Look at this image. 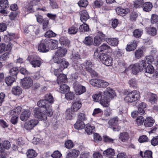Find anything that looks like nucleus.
Returning a JSON list of instances; mask_svg holds the SVG:
<instances>
[{
    "label": "nucleus",
    "mask_w": 158,
    "mask_h": 158,
    "mask_svg": "<svg viewBox=\"0 0 158 158\" xmlns=\"http://www.w3.org/2000/svg\"><path fill=\"white\" fill-rule=\"evenodd\" d=\"M103 92H99L94 94L92 97L93 100L96 102L100 101V103L104 107H108L110 99L114 98L116 96L115 91L110 88L108 87L104 92L103 97Z\"/></svg>",
    "instance_id": "f257e3e1"
},
{
    "label": "nucleus",
    "mask_w": 158,
    "mask_h": 158,
    "mask_svg": "<svg viewBox=\"0 0 158 158\" xmlns=\"http://www.w3.org/2000/svg\"><path fill=\"white\" fill-rule=\"evenodd\" d=\"M124 94L126 95L124 100L125 102L128 103H131L137 101L140 98V94L136 90L130 92L124 91Z\"/></svg>",
    "instance_id": "f03ea898"
},
{
    "label": "nucleus",
    "mask_w": 158,
    "mask_h": 158,
    "mask_svg": "<svg viewBox=\"0 0 158 158\" xmlns=\"http://www.w3.org/2000/svg\"><path fill=\"white\" fill-rule=\"evenodd\" d=\"M45 99L39 101L37 105L40 107L44 109L48 108L54 102L53 97L51 94H47L44 96Z\"/></svg>",
    "instance_id": "7ed1b4c3"
},
{
    "label": "nucleus",
    "mask_w": 158,
    "mask_h": 158,
    "mask_svg": "<svg viewBox=\"0 0 158 158\" xmlns=\"http://www.w3.org/2000/svg\"><path fill=\"white\" fill-rule=\"evenodd\" d=\"M112 52V49L110 47L106 44H104L101 45L98 48L96 49L94 52V57H97L101 54H106V53H103L102 52Z\"/></svg>",
    "instance_id": "20e7f679"
},
{
    "label": "nucleus",
    "mask_w": 158,
    "mask_h": 158,
    "mask_svg": "<svg viewBox=\"0 0 158 158\" xmlns=\"http://www.w3.org/2000/svg\"><path fill=\"white\" fill-rule=\"evenodd\" d=\"M94 57L99 59L102 63L107 66H110L113 64L112 58L107 54H101Z\"/></svg>",
    "instance_id": "39448f33"
},
{
    "label": "nucleus",
    "mask_w": 158,
    "mask_h": 158,
    "mask_svg": "<svg viewBox=\"0 0 158 158\" xmlns=\"http://www.w3.org/2000/svg\"><path fill=\"white\" fill-rule=\"evenodd\" d=\"M49 40L46 39L41 40L39 44L38 49L39 52H46L49 51Z\"/></svg>",
    "instance_id": "423d86ee"
},
{
    "label": "nucleus",
    "mask_w": 158,
    "mask_h": 158,
    "mask_svg": "<svg viewBox=\"0 0 158 158\" xmlns=\"http://www.w3.org/2000/svg\"><path fill=\"white\" fill-rule=\"evenodd\" d=\"M73 86L77 95H81L86 91V87L80 84L79 82L77 81L73 83Z\"/></svg>",
    "instance_id": "0eeeda50"
},
{
    "label": "nucleus",
    "mask_w": 158,
    "mask_h": 158,
    "mask_svg": "<svg viewBox=\"0 0 158 158\" xmlns=\"http://www.w3.org/2000/svg\"><path fill=\"white\" fill-rule=\"evenodd\" d=\"M20 83L23 88L28 89L33 85V81L30 77H26L21 79Z\"/></svg>",
    "instance_id": "6e6552de"
},
{
    "label": "nucleus",
    "mask_w": 158,
    "mask_h": 158,
    "mask_svg": "<svg viewBox=\"0 0 158 158\" xmlns=\"http://www.w3.org/2000/svg\"><path fill=\"white\" fill-rule=\"evenodd\" d=\"M53 60L55 63L58 64L59 68L61 69L62 70L64 69L67 68L69 64V63L66 61L64 59L62 58H57L55 57L53 58Z\"/></svg>",
    "instance_id": "1a4fd4ad"
},
{
    "label": "nucleus",
    "mask_w": 158,
    "mask_h": 158,
    "mask_svg": "<svg viewBox=\"0 0 158 158\" xmlns=\"http://www.w3.org/2000/svg\"><path fill=\"white\" fill-rule=\"evenodd\" d=\"M145 67V63L143 60H141L139 63L135 64L132 68V71L133 73L136 74L143 69V68Z\"/></svg>",
    "instance_id": "9d476101"
},
{
    "label": "nucleus",
    "mask_w": 158,
    "mask_h": 158,
    "mask_svg": "<svg viewBox=\"0 0 158 158\" xmlns=\"http://www.w3.org/2000/svg\"><path fill=\"white\" fill-rule=\"evenodd\" d=\"M33 112L35 117L38 118L40 120H46L47 117L46 115L40 108H35L33 110Z\"/></svg>",
    "instance_id": "9b49d317"
},
{
    "label": "nucleus",
    "mask_w": 158,
    "mask_h": 158,
    "mask_svg": "<svg viewBox=\"0 0 158 158\" xmlns=\"http://www.w3.org/2000/svg\"><path fill=\"white\" fill-rule=\"evenodd\" d=\"M38 120L32 119L27 122L24 124V128L27 130L33 129L38 123Z\"/></svg>",
    "instance_id": "f8f14e48"
},
{
    "label": "nucleus",
    "mask_w": 158,
    "mask_h": 158,
    "mask_svg": "<svg viewBox=\"0 0 158 158\" xmlns=\"http://www.w3.org/2000/svg\"><path fill=\"white\" fill-rule=\"evenodd\" d=\"M118 118H114L109 121V124L114 131H118L120 127L118 126Z\"/></svg>",
    "instance_id": "ddd939ff"
},
{
    "label": "nucleus",
    "mask_w": 158,
    "mask_h": 158,
    "mask_svg": "<svg viewBox=\"0 0 158 158\" xmlns=\"http://www.w3.org/2000/svg\"><path fill=\"white\" fill-rule=\"evenodd\" d=\"M67 52V50L65 48L60 47L58 48L57 51L55 52L53 58H62L64 56Z\"/></svg>",
    "instance_id": "4468645a"
},
{
    "label": "nucleus",
    "mask_w": 158,
    "mask_h": 158,
    "mask_svg": "<svg viewBox=\"0 0 158 158\" xmlns=\"http://www.w3.org/2000/svg\"><path fill=\"white\" fill-rule=\"evenodd\" d=\"M31 111L30 110H25L23 111L21 114L20 118L23 121H27L31 115Z\"/></svg>",
    "instance_id": "2eb2a0df"
},
{
    "label": "nucleus",
    "mask_w": 158,
    "mask_h": 158,
    "mask_svg": "<svg viewBox=\"0 0 158 158\" xmlns=\"http://www.w3.org/2000/svg\"><path fill=\"white\" fill-rule=\"evenodd\" d=\"M73 68L76 71V73L84 76L86 75V72L84 70L83 67L80 64L74 63L73 64Z\"/></svg>",
    "instance_id": "dca6fc26"
},
{
    "label": "nucleus",
    "mask_w": 158,
    "mask_h": 158,
    "mask_svg": "<svg viewBox=\"0 0 158 158\" xmlns=\"http://www.w3.org/2000/svg\"><path fill=\"white\" fill-rule=\"evenodd\" d=\"M39 2L38 0H31L30 3V6H28L27 11L28 13H32L35 11V6L37 5Z\"/></svg>",
    "instance_id": "f3484780"
},
{
    "label": "nucleus",
    "mask_w": 158,
    "mask_h": 158,
    "mask_svg": "<svg viewBox=\"0 0 158 158\" xmlns=\"http://www.w3.org/2000/svg\"><path fill=\"white\" fill-rule=\"evenodd\" d=\"M80 152L78 150L73 149L67 154L66 157L68 158H76L79 155Z\"/></svg>",
    "instance_id": "a211bd4d"
},
{
    "label": "nucleus",
    "mask_w": 158,
    "mask_h": 158,
    "mask_svg": "<svg viewBox=\"0 0 158 158\" xmlns=\"http://www.w3.org/2000/svg\"><path fill=\"white\" fill-rule=\"evenodd\" d=\"M147 106V104L143 102H141L139 104L138 107V110L140 114L143 115L145 114V109Z\"/></svg>",
    "instance_id": "6ab92c4d"
},
{
    "label": "nucleus",
    "mask_w": 158,
    "mask_h": 158,
    "mask_svg": "<svg viewBox=\"0 0 158 158\" xmlns=\"http://www.w3.org/2000/svg\"><path fill=\"white\" fill-rule=\"evenodd\" d=\"M80 20L81 22H85L89 18L88 13L86 10H83L80 12Z\"/></svg>",
    "instance_id": "aec40b11"
},
{
    "label": "nucleus",
    "mask_w": 158,
    "mask_h": 158,
    "mask_svg": "<svg viewBox=\"0 0 158 158\" xmlns=\"http://www.w3.org/2000/svg\"><path fill=\"white\" fill-rule=\"evenodd\" d=\"M137 46V41L134 40L130 44L127 45L126 49L127 51L130 52L135 50Z\"/></svg>",
    "instance_id": "412c9836"
},
{
    "label": "nucleus",
    "mask_w": 158,
    "mask_h": 158,
    "mask_svg": "<svg viewBox=\"0 0 158 158\" xmlns=\"http://www.w3.org/2000/svg\"><path fill=\"white\" fill-rule=\"evenodd\" d=\"M60 43L62 45L65 47H68L70 43V41L66 37H61L59 40Z\"/></svg>",
    "instance_id": "4be33fe9"
},
{
    "label": "nucleus",
    "mask_w": 158,
    "mask_h": 158,
    "mask_svg": "<svg viewBox=\"0 0 158 158\" xmlns=\"http://www.w3.org/2000/svg\"><path fill=\"white\" fill-rule=\"evenodd\" d=\"M67 81L66 75L64 74L60 73L57 76V82L59 84L65 83Z\"/></svg>",
    "instance_id": "5701e85b"
},
{
    "label": "nucleus",
    "mask_w": 158,
    "mask_h": 158,
    "mask_svg": "<svg viewBox=\"0 0 158 158\" xmlns=\"http://www.w3.org/2000/svg\"><path fill=\"white\" fill-rule=\"evenodd\" d=\"M11 49V45L9 43L7 45L6 47V45L4 43H1L0 44V54L2 53L5 51H10Z\"/></svg>",
    "instance_id": "b1692460"
},
{
    "label": "nucleus",
    "mask_w": 158,
    "mask_h": 158,
    "mask_svg": "<svg viewBox=\"0 0 158 158\" xmlns=\"http://www.w3.org/2000/svg\"><path fill=\"white\" fill-rule=\"evenodd\" d=\"M116 12L118 15L124 16L125 14H127L129 12L128 9H123L121 7H118L116 9Z\"/></svg>",
    "instance_id": "393cba45"
},
{
    "label": "nucleus",
    "mask_w": 158,
    "mask_h": 158,
    "mask_svg": "<svg viewBox=\"0 0 158 158\" xmlns=\"http://www.w3.org/2000/svg\"><path fill=\"white\" fill-rule=\"evenodd\" d=\"M83 65L85 69L87 72L90 71L92 69V67H93L94 65L90 60H86L83 64Z\"/></svg>",
    "instance_id": "a878e982"
},
{
    "label": "nucleus",
    "mask_w": 158,
    "mask_h": 158,
    "mask_svg": "<svg viewBox=\"0 0 158 158\" xmlns=\"http://www.w3.org/2000/svg\"><path fill=\"white\" fill-rule=\"evenodd\" d=\"M142 7L143 11L146 12H148L151 10L153 5L151 2H148L144 3Z\"/></svg>",
    "instance_id": "bb28decb"
},
{
    "label": "nucleus",
    "mask_w": 158,
    "mask_h": 158,
    "mask_svg": "<svg viewBox=\"0 0 158 158\" xmlns=\"http://www.w3.org/2000/svg\"><path fill=\"white\" fill-rule=\"evenodd\" d=\"M81 106V103L80 101L75 102L72 105L70 109L73 111H77Z\"/></svg>",
    "instance_id": "cd10ccee"
},
{
    "label": "nucleus",
    "mask_w": 158,
    "mask_h": 158,
    "mask_svg": "<svg viewBox=\"0 0 158 158\" xmlns=\"http://www.w3.org/2000/svg\"><path fill=\"white\" fill-rule=\"evenodd\" d=\"M16 78L11 76H8L5 78V82L8 86H11L15 81Z\"/></svg>",
    "instance_id": "c85d7f7f"
},
{
    "label": "nucleus",
    "mask_w": 158,
    "mask_h": 158,
    "mask_svg": "<svg viewBox=\"0 0 158 158\" xmlns=\"http://www.w3.org/2000/svg\"><path fill=\"white\" fill-rule=\"evenodd\" d=\"M106 41L109 44L113 46H117L119 42L118 39L116 38H108Z\"/></svg>",
    "instance_id": "c756f323"
},
{
    "label": "nucleus",
    "mask_w": 158,
    "mask_h": 158,
    "mask_svg": "<svg viewBox=\"0 0 158 158\" xmlns=\"http://www.w3.org/2000/svg\"><path fill=\"white\" fill-rule=\"evenodd\" d=\"M119 138L123 142H125L127 141L129 138L128 133L127 132L120 133Z\"/></svg>",
    "instance_id": "7c9ffc66"
},
{
    "label": "nucleus",
    "mask_w": 158,
    "mask_h": 158,
    "mask_svg": "<svg viewBox=\"0 0 158 158\" xmlns=\"http://www.w3.org/2000/svg\"><path fill=\"white\" fill-rule=\"evenodd\" d=\"M22 107L19 106H18L15 108L13 110L10 111L9 114L10 115H15L17 116L20 113L22 109Z\"/></svg>",
    "instance_id": "2f4dec72"
},
{
    "label": "nucleus",
    "mask_w": 158,
    "mask_h": 158,
    "mask_svg": "<svg viewBox=\"0 0 158 158\" xmlns=\"http://www.w3.org/2000/svg\"><path fill=\"white\" fill-rule=\"evenodd\" d=\"M83 42L86 46H89L93 44V40L91 37L88 36L85 38Z\"/></svg>",
    "instance_id": "473e14b6"
},
{
    "label": "nucleus",
    "mask_w": 158,
    "mask_h": 158,
    "mask_svg": "<svg viewBox=\"0 0 158 158\" xmlns=\"http://www.w3.org/2000/svg\"><path fill=\"white\" fill-rule=\"evenodd\" d=\"M100 80L97 79H94L91 80L89 81V83L93 86L98 88H101V85L100 84Z\"/></svg>",
    "instance_id": "72a5a7b5"
},
{
    "label": "nucleus",
    "mask_w": 158,
    "mask_h": 158,
    "mask_svg": "<svg viewBox=\"0 0 158 158\" xmlns=\"http://www.w3.org/2000/svg\"><path fill=\"white\" fill-rule=\"evenodd\" d=\"M154 120L152 118H147L144 121V125L146 127H151L153 126Z\"/></svg>",
    "instance_id": "f704fd0d"
},
{
    "label": "nucleus",
    "mask_w": 158,
    "mask_h": 158,
    "mask_svg": "<svg viewBox=\"0 0 158 158\" xmlns=\"http://www.w3.org/2000/svg\"><path fill=\"white\" fill-rule=\"evenodd\" d=\"M19 72L18 67H12L10 70L9 73L10 75L15 78H17V75Z\"/></svg>",
    "instance_id": "c9c22d12"
},
{
    "label": "nucleus",
    "mask_w": 158,
    "mask_h": 158,
    "mask_svg": "<svg viewBox=\"0 0 158 158\" xmlns=\"http://www.w3.org/2000/svg\"><path fill=\"white\" fill-rule=\"evenodd\" d=\"M146 31L148 34L151 36H155L157 33L156 29L154 27H148Z\"/></svg>",
    "instance_id": "e433bc0d"
},
{
    "label": "nucleus",
    "mask_w": 158,
    "mask_h": 158,
    "mask_svg": "<svg viewBox=\"0 0 158 158\" xmlns=\"http://www.w3.org/2000/svg\"><path fill=\"white\" fill-rule=\"evenodd\" d=\"M49 48H50L52 50L56 49L57 48L58 42L56 40L51 41L49 40L48 41Z\"/></svg>",
    "instance_id": "4c0bfd02"
},
{
    "label": "nucleus",
    "mask_w": 158,
    "mask_h": 158,
    "mask_svg": "<svg viewBox=\"0 0 158 158\" xmlns=\"http://www.w3.org/2000/svg\"><path fill=\"white\" fill-rule=\"evenodd\" d=\"M27 157L29 158H33L37 156V153L33 149H30L28 150L27 152Z\"/></svg>",
    "instance_id": "58836bf2"
},
{
    "label": "nucleus",
    "mask_w": 158,
    "mask_h": 158,
    "mask_svg": "<svg viewBox=\"0 0 158 158\" xmlns=\"http://www.w3.org/2000/svg\"><path fill=\"white\" fill-rule=\"evenodd\" d=\"M114 154L115 152L114 149L111 148L107 149L103 152V154L105 156H114Z\"/></svg>",
    "instance_id": "ea45409f"
},
{
    "label": "nucleus",
    "mask_w": 158,
    "mask_h": 158,
    "mask_svg": "<svg viewBox=\"0 0 158 158\" xmlns=\"http://www.w3.org/2000/svg\"><path fill=\"white\" fill-rule=\"evenodd\" d=\"M74 126L76 129H82L85 127V125L83 122L77 121Z\"/></svg>",
    "instance_id": "a19ab883"
},
{
    "label": "nucleus",
    "mask_w": 158,
    "mask_h": 158,
    "mask_svg": "<svg viewBox=\"0 0 158 158\" xmlns=\"http://www.w3.org/2000/svg\"><path fill=\"white\" fill-rule=\"evenodd\" d=\"M83 23V24L81 25L79 27L80 32H83L88 31L89 30L88 25Z\"/></svg>",
    "instance_id": "79ce46f5"
},
{
    "label": "nucleus",
    "mask_w": 158,
    "mask_h": 158,
    "mask_svg": "<svg viewBox=\"0 0 158 158\" xmlns=\"http://www.w3.org/2000/svg\"><path fill=\"white\" fill-rule=\"evenodd\" d=\"M70 90L69 87L66 84L61 85L60 86V90L61 93H67Z\"/></svg>",
    "instance_id": "37998d69"
},
{
    "label": "nucleus",
    "mask_w": 158,
    "mask_h": 158,
    "mask_svg": "<svg viewBox=\"0 0 158 158\" xmlns=\"http://www.w3.org/2000/svg\"><path fill=\"white\" fill-rule=\"evenodd\" d=\"M95 127L94 126H91L89 124H87L86 127L85 128V131L87 134H92L94 131Z\"/></svg>",
    "instance_id": "c03bdc74"
},
{
    "label": "nucleus",
    "mask_w": 158,
    "mask_h": 158,
    "mask_svg": "<svg viewBox=\"0 0 158 158\" xmlns=\"http://www.w3.org/2000/svg\"><path fill=\"white\" fill-rule=\"evenodd\" d=\"M74 111H73L70 109H68L65 111V117L67 120H71L73 118L72 114H73Z\"/></svg>",
    "instance_id": "a18cd8bd"
},
{
    "label": "nucleus",
    "mask_w": 158,
    "mask_h": 158,
    "mask_svg": "<svg viewBox=\"0 0 158 158\" xmlns=\"http://www.w3.org/2000/svg\"><path fill=\"white\" fill-rule=\"evenodd\" d=\"M12 92L14 95H19L22 93V90L20 87L17 86L12 88Z\"/></svg>",
    "instance_id": "49530a36"
},
{
    "label": "nucleus",
    "mask_w": 158,
    "mask_h": 158,
    "mask_svg": "<svg viewBox=\"0 0 158 158\" xmlns=\"http://www.w3.org/2000/svg\"><path fill=\"white\" fill-rule=\"evenodd\" d=\"M146 71V73L150 74L153 73L154 72V69L152 65L148 64L146 67L143 68Z\"/></svg>",
    "instance_id": "de8ad7c7"
},
{
    "label": "nucleus",
    "mask_w": 158,
    "mask_h": 158,
    "mask_svg": "<svg viewBox=\"0 0 158 158\" xmlns=\"http://www.w3.org/2000/svg\"><path fill=\"white\" fill-rule=\"evenodd\" d=\"M9 7L8 0H0V8L5 9Z\"/></svg>",
    "instance_id": "09e8293b"
},
{
    "label": "nucleus",
    "mask_w": 158,
    "mask_h": 158,
    "mask_svg": "<svg viewBox=\"0 0 158 158\" xmlns=\"http://www.w3.org/2000/svg\"><path fill=\"white\" fill-rule=\"evenodd\" d=\"M144 62L145 63V67H146V63L148 64H151L154 61V58L152 56H147L144 60H143Z\"/></svg>",
    "instance_id": "8fccbe9b"
},
{
    "label": "nucleus",
    "mask_w": 158,
    "mask_h": 158,
    "mask_svg": "<svg viewBox=\"0 0 158 158\" xmlns=\"http://www.w3.org/2000/svg\"><path fill=\"white\" fill-rule=\"evenodd\" d=\"M65 98L68 100H72L75 97V94L73 92H68L65 94Z\"/></svg>",
    "instance_id": "3c124183"
},
{
    "label": "nucleus",
    "mask_w": 158,
    "mask_h": 158,
    "mask_svg": "<svg viewBox=\"0 0 158 158\" xmlns=\"http://www.w3.org/2000/svg\"><path fill=\"white\" fill-rule=\"evenodd\" d=\"M135 58L139 59L143 56V50L141 49L137 50L135 51Z\"/></svg>",
    "instance_id": "603ef678"
},
{
    "label": "nucleus",
    "mask_w": 158,
    "mask_h": 158,
    "mask_svg": "<svg viewBox=\"0 0 158 158\" xmlns=\"http://www.w3.org/2000/svg\"><path fill=\"white\" fill-rule=\"evenodd\" d=\"M143 4V0H136L135 2L134 5V7L137 8L142 7Z\"/></svg>",
    "instance_id": "864d4df0"
},
{
    "label": "nucleus",
    "mask_w": 158,
    "mask_h": 158,
    "mask_svg": "<svg viewBox=\"0 0 158 158\" xmlns=\"http://www.w3.org/2000/svg\"><path fill=\"white\" fill-rule=\"evenodd\" d=\"M150 98L149 99V102L152 104L156 103L157 101V98L156 95L151 94L150 95Z\"/></svg>",
    "instance_id": "5fc2aeb1"
},
{
    "label": "nucleus",
    "mask_w": 158,
    "mask_h": 158,
    "mask_svg": "<svg viewBox=\"0 0 158 158\" xmlns=\"http://www.w3.org/2000/svg\"><path fill=\"white\" fill-rule=\"evenodd\" d=\"M143 32V31L141 29H135L133 32L134 36L136 38H139L141 37Z\"/></svg>",
    "instance_id": "6e6d98bb"
},
{
    "label": "nucleus",
    "mask_w": 158,
    "mask_h": 158,
    "mask_svg": "<svg viewBox=\"0 0 158 158\" xmlns=\"http://www.w3.org/2000/svg\"><path fill=\"white\" fill-rule=\"evenodd\" d=\"M41 64L40 60L36 59H33V61H31V64L33 65L34 67H39Z\"/></svg>",
    "instance_id": "4d7b16f0"
},
{
    "label": "nucleus",
    "mask_w": 158,
    "mask_h": 158,
    "mask_svg": "<svg viewBox=\"0 0 158 158\" xmlns=\"http://www.w3.org/2000/svg\"><path fill=\"white\" fill-rule=\"evenodd\" d=\"M78 28L74 26H73L69 28L68 29V32L69 34H75L78 31Z\"/></svg>",
    "instance_id": "13d9d810"
},
{
    "label": "nucleus",
    "mask_w": 158,
    "mask_h": 158,
    "mask_svg": "<svg viewBox=\"0 0 158 158\" xmlns=\"http://www.w3.org/2000/svg\"><path fill=\"white\" fill-rule=\"evenodd\" d=\"M158 22V15L155 14H153L151 15V23L152 24L157 23Z\"/></svg>",
    "instance_id": "bf43d9fd"
},
{
    "label": "nucleus",
    "mask_w": 158,
    "mask_h": 158,
    "mask_svg": "<svg viewBox=\"0 0 158 158\" xmlns=\"http://www.w3.org/2000/svg\"><path fill=\"white\" fill-rule=\"evenodd\" d=\"M129 84L130 87L134 88L137 86V81L135 78H132L129 81Z\"/></svg>",
    "instance_id": "052dcab7"
},
{
    "label": "nucleus",
    "mask_w": 158,
    "mask_h": 158,
    "mask_svg": "<svg viewBox=\"0 0 158 158\" xmlns=\"http://www.w3.org/2000/svg\"><path fill=\"white\" fill-rule=\"evenodd\" d=\"M80 7H85L88 4L87 0H80L78 3Z\"/></svg>",
    "instance_id": "680f3d73"
},
{
    "label": "nucleus",
    "mask_w": 158,
    "mask_h": 158,
    "mask_svg": "<svg viewBox=\"0 0 158 158\" xmlns=\"http://www.w3.org/2000/svg\"><path fill=\"white\" fill-rule=\"evenodd\" d=\"M103 4V2L102 0H96L94 2L93 7L94 8L100 7Z\"/></svg>",
    "instance_id": "e2e57ef3"
},
{
    "label": "nucleus",
    "mask_w": 158,
    "mask_h": 158,
    "mask_svg": "<svg viewBox=\"0 0 158 158\" xmlns=\"http://www.w3.org/2000/svg\"><path fill=\"white\" fill-rule=\"evenodd\" d=\"M65 147L67 149H70L73 147L74 145L73 142L70 140L66 141L64 144Z\"/></svg>",
    "instance_id": "0e129e2a"
},
{
    "label": "nucleus",
    "mask_w": 158,
    "mask_h": 158,
    "mask_svg": "<svg viewBox=\"0 0 158 158\" xmlns=\"http://www.w3.org/2000/svg\"><path fill=\"white\" fill-rule=\"evenodd\" d=\"M102 41L99 38L96 36L94 37V41L93 43L94 46H98L101 44Z\"/></svg>",
    "instance_id": "69168bd1"
},
{
    "label": "nucleus",
    "mask_w": 158,
    "mask_h": 158,
    "mask_svg": "<svg viewBox=\"0 0 158 158\" xmlns=\"http://www.w3.org/2000/svg\"><path fill=\"white\" fill-rule=\"evenodd\" d=\"M152 152L151 151L146 150L144 153V158H152Z\"/></svg>",
    "instance_id": "338daca9"
},
{
    "label": "nucleus",
    "mask_w": 158,
    "mask_h": 158,
    "mask_svg": "<svg viewBox=\"0 0 158 158\" xmlns=\"http://www.w3.org/2000/svg\"><path fill=\"white\" fill-rule=\"evenodd\" d=\"M51 156L53 158H60L62 154L58 151H55L51 155Z\"/></svg>",
    "instance_id": "774afa93"
}]
</instances>
